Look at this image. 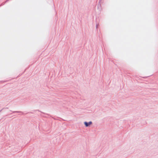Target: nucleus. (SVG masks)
I'll use <instances>...</instances> for the list:
<instances>
[{
    "label": "nucleus",
    "mask_w": 158,
    "mask_h": 158,
    "mask_svg": "<svg viewBox=\"0 0 158 158\" xmlns=\"http://www.w3.org/2000/svg\"><path fill=\"white\" fill-rule=\"evenodd\" d=\"M92 123V122L91 121H90L88 122L86 121H85L84 122V124L86 127H89V126L91 125Z\"/></svg>",
    "instance_id": "1"
},
{
    "label": "nucleus",
    "mask_w": 158,
    "mask_h": 158,
    "mask_svg": "<svg viewBox=\"0 0 158 158\" xmlns=\"http://www.w3.org/2000/svg\"><path fill=\"white\" fill-rule=\"evenodd\" d=\"M13 113H22V114H23V112H22L21 111H13L12 112Z\"/></svg>",
    "instance_id": "2"
},
{
    "label": "nucleus",
    "mask_w": 158,
    "mask_h": 158,
    "mask_svg": "<svg viewBox=\"0 0 158 158\" xmlns=\"http://www.w3.org/2000/svg\"><path fill=\"white\" fill-rule=\"evenodd\" d=\"M98 23H96V28L97 29H98Z\"/></svg>",
    "instance_id": "3"
},
{
    "label": "nucleus",
    "mask_w": 158,
    "mask_h": 158,
    "mask_svg": "<svg viewBox=\"0 0 158 158\" xmlns=\"http://www.w3.org/2000/svg\"><path fill=\"white\" fill-rule=\"evenodd\" d=\"M97 7L98 9V8H99V5H97Z\"/></svg>",
    "instance_id": "4"
},
{
    "label": "nucleus",
    "mask_w": 158,
    "mask_h": 158,
    "mask_svg": "<svg viewBox=\"0 0 158 158\" xmlns=\"http://www.w3.org/2000/svg\"><path fill=\"white\" fill-rule=\"evenodd\" d=\"M9 0H6V2H8Z\"/></svg>",
    "instance_id": "5"
},
{
    "label": "nucleus",
    "mask_w": 158,
    "mask_h": 158,
    "mask_svg": "<svg viewBox=\"0 0 158 158\" xmlns=\"http://www.w3.org/2000/svg\"><path fill=\"white\" fill-rule=\"evenodd\" d=\"M3 5V3L2 4H1L0 5V7L2 5Z\"/></svg>",
    "instance_id": "6"
},
{
    "label": "nucleus",
    "mask_w": 158,
    "mask_h": 158,
    "mask_svg": "<svg viewBox=\"0 0 158 158\" xmlns=\"http://www.w3.org/2000/svg\"><path fill=\"white\" fill-rule=\"evenodd\" d=\"M6 109H8V107H6Z\"/></svg>",
    "instance_id": "7"
},
{
    "label": "nucleus",
    "mask_w": 158,
    "mask_h": 158,
    "mask_svg": "<svg viewBox=\"0 0 158 158\" xmlns=\"http://www.w3.org/2000/svg\"><path fill=\"white\" fill-rule=\"evenodd\" d=\"M2 110H0V112H1L2 111Z\"/></svg>",
    "instance_id": "8"
}]
</instances>
